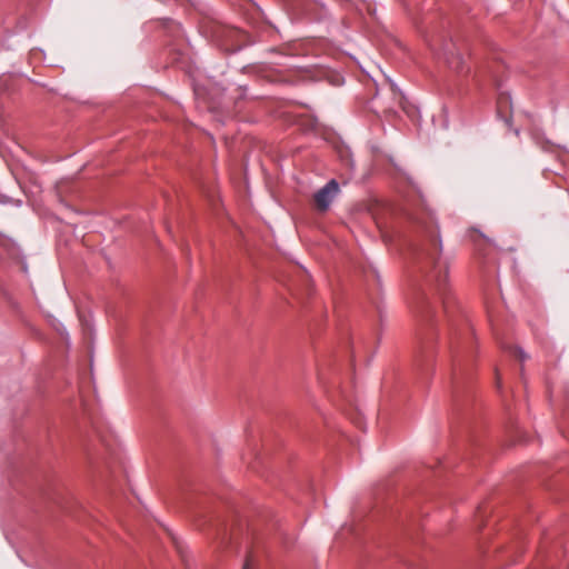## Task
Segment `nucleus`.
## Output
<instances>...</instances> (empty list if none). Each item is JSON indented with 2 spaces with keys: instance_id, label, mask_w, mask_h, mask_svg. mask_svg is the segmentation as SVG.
I'll return each instance as SVG.
<instances>
[{
  "instance_id": "nucleus-9",
  "label": "nucleus",
  "mask_w": 569,
  "mask_h": 569,
  "mask_svg": "<svg viewBox=\"0 0 569 569\" xmlns=\"http://www.w3.org/2000/svg\"><path fill=\"white\" fill-rule=\"evenodd\" d=\"M443 308L447 310L448 306H447V301L443 300Z\"/></svg>"
},
{
  "instance_id": "nucleus-7",
  "label": "nucleus",
  "mask_w": 569,
  "mask_h": 569,
  "mask_svg": "<svg viewBox=\"0 0 569 569\" xmlns=\"http://www.w3.org/2000/svg\"><path fill=\"white\" fill-rule=\"evenodd\" d=\"M449 46H450L449 43H446V47H449ZM448 52H449V48H443L442 54L445 56V58H449Z\"/></svg>"
},
{
  "instance_id": "nucleus-4",
  "label": "nucleus",
  "mask_w": 569,
  "mask_h": 569,
  "mask_svg": "<svg viewBox=\"0 0 569 569\" xmlns=\"http://www.w3.org/2000/svg\"><path fill=\"white\" fill-rule=\"evenodd\" d=\"M512 111L511 98L508 93L502 92L497 99V112L506 121L509 119Z\"/></svg>"
},
{
  "instance_id": "nucleus-6",
  "label": "nucleus",
  "mask_w": 569,
  "mask_h": 569,
  "mask_svg": "<svg viewBox=\"0 0 569 569\" xmlns=\"http://www.w3.org/2000/svg\"><path fill=\"white\" fill-rule=\"evenodd\" d=\"M510 352L517 357L518 359H520L521 361L526 359V356L525 353L522 352V350H520L519 348L517 347H512L510 348Z\"/></svg>"
},
{
  "instance_id": "nucleus-8",
  "label": "nucleus",
  "mask_w": 569,
  "mask_h": 569,
  "mask_svg": "<svg viewBox=\"0 0 569 569\" xmlns=\"http://www.w3.org/2000/svg\"><path fill=\"white\" fill-rule=\"evenodd\" d=\"M242 569H250V567H249V562H248V561L244 563V566H243V568H242Z\"/></svg>"
},
{
  "instance_id": "nucleus-2",
  "label": "nucleus",
  "mask_w": 569,
  "mask_h": 569,
  "mask_svg": "<svg viewBox=\"0 0 569 569\" xmlns=\"http://www.w3.org/2000/svg\"><path fill=\"white\" fill-rule=\"evenodd\" d=\"M214 37L219 46L224 51L230 52L239 50L243 42V33L234 28L219 27L214 32Z\"/></svg>"
},
{
  "instance_id": "nucleus-3",
  "label": "nucleus",
  "mask_w": 569,
  "mask_h": 569,
  "mask_svg": "<svg viewBox=\"0 0 569 569\" xmlns=\"http://www.w3.org/2000/svg\"><path fill=\"white\" fill-rule=\"evenodd\" d=\"M339 192V184L336 180H330L325 187L319 189L313 196L315 207L319 211L328 210L333 198Z\"/></svg>"
},
{
  "instance_id": "nucleus-1",
  "label": "nucleus",
  "mask_w": 569,
  "mask_h": 569,
  "mask_svg": "<svg viewBox=\"0 0 569 569\" xmlns=\"http://www.w3.org/2000/svg\"><path fill=\"white\" fill-rule=\"evenodd\" d=\"M430 250L423 253V259L432 264L431 277L436 281L438 291L442 295L448 274V264L440 258V241L436 233L430 234Z\"/></svg>"
},
{
  "instance_id": "nucleus-5",
  "label": "nucleus",
  "mask_w": 569,
  "mask_h": 569,
  "mask_svg": "<svg viewBox=\"0 0 569 569\" xmlns=\"http://www.w3.org/2000/svg\"><path fill=\"white\" fill-rule=\"evenodd\" d=\"M446 60L451 69L456 70L457 72L462 71V60L460 57H452V59L446 58Z\"/></svg>"
}]
</instances>
